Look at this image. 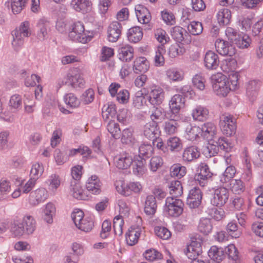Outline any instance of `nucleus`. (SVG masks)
Here are the masks:
<instances>
[{
  "label": "nucleus",
  "mask_w": 263,
  "mask_h": 263,
  "mask_svg": "<svg viewBox=\"0 0 263 263\" xmlns=\"http://www.w3.org/2000/svg\"><path fill=\"white\" fill-rule=\"evenodd\" d=\"M36 229V221L30 215L25 216L21 220L11 222L10 232L13 237L21 238L24 235L33 234Z\"/></svg>",
  "instance_id": "obj_1"
},
{
  "label": "nucleus",
  "mask_w": 263,
  "mask_h": 263,
  "mask_svg": "<svg viewBox=\"0 0 263 263\" xmlns=\"http://www.w3.org/2000/svg\"><path fill=\"white\" fill-rule=\"evenodd\" d=\"M211 79L214 91L220 97H226L230 91L237 88V81L231 82L230 84L227 77L221 73L213 74Z\"/></svg>",
  "instance_id": "obj_2"
},
{
  "label": "nucleus",
  "mask_w": 263,
  "mask_h": 263,
  "mask_svg": "<svg viewBox=\"0 0 263 263\" xmlns=\"http://www.w3.org/2000/svg\"><path fill=\"white\" fill-rule=\"evenodd\" d=\"M209 143L204 149L206 157H211L216 155L220 149L229 152L232 148L231 144L224 137L208 140Z\"/></svg>",
  "instance_id": "obj_3"
},
{
  "label": "nucleus",
  "mask_w": 263,
  "mask_h": 263,
  "mask_svg": "<svg viewBox=\"0 0 263 263\" xmlns=\"http://www.w3.org/2000/svg\"><path fill=\"white\" fill-rule=\"evenodd\" d=\"M31 34L30 24L28 21L22 23L18 28L12 31L13 36L12 45L15 51H18L24 42V37H28Z\"/></svg>",
  "instance_id": "obj_4"
},
{
  "label": "nucleus",
  "mask_w": 263,
  "mask_h": 263,
  "mask_svg": "<svg viewBox=\"0 0 263 263\" xmlns=\"http://www.w3.org/2000/svg\"><path fill=\"white\" fill-rule=\"evenodd\" d=\"M225 32L228 40L238 48L243 49L250 46L251 39L248 35L240 34L231 27H227Z\"/></svg>",
  "instance_id": "obj_5"
},
{
  "label": "nucleus",
  "mask_w": 263,
  "mask_h": 263,
  "mask_svg": "<svg viewBox=\"0 0 263 263\" xmlns=\"http://www.w3.org/2000/svg\"><path fill=\"white\" fill-rule=\"evenodd\" d=\"M84 26L80 22L74 23L71 26L69 31V38L76 42L86 43L88 38L84 32Z\"/></svg>",
  "instance_id": "obj_6"
},
{
  "label": "nucleus",
  "mask_w": 263,
  "mask_h": 263,
  "mask_svg": "<svg viewBox=\"0 0 263 263\" xmlns=\"http://www.w3.org/2000/svg\"><path fill=\"white\" fill-rule=\"evenodd\" d=\"M84 84L85 81L81 74L74 71L67 73L61 82H59L60 87L62 85H67L73 88L82 87L84 86Z\"/></svg>",
  "instance_id": "obj_7"
},
{
  "label": "nucleus",
  "mask_w": 263,
  "mask_h": 263,
  "mask_svg": "<svg viewBox=\"0 0 263 263\" xmlns=\"http://www.w3.org/2000/svg\"><path fill=\"white\" fill-rule=\"evenodd\" d=\"M167 211L169 215L178 217L182 214L184 204L181 200L174 197H167L165 201Z\"/></svg>",
  "instance_id": "obj_8"
},
{
  "label": "nucleus",
  "mask_w": 263,
  "mask_h": 263,
  "mask_svg": "<svg viewBox=\"0 0 263 263\" xmlns=\"http://www.w3.org/2000/svg\"><path fill=\"white\" fill-rule=\"evenodd\" d=\"M229 197L228 190L224 187H221L214 190L211 203L216 206H222L228 201Z\"/></svg>",
  "instance_id": "obj_9"
},
{
  "label": "nucleus",
  "mask_w": 263,
  "mask_h": 263,
  "mask_svg": "<svg viewBox=\"0 0 263 263\" xmlns=\"http://www.w3.org/2000/svg\"><path fill=\"white\" fill-rule=\"evenodd\" d=\"M215 46L217 52L223 56L232 57L236 52L233 44L222 39H217L215 42Z\"/></svg>",
  "instance_id": "obj_10"
},
{
  "label": "nucleus",
  "mask_w": 263,
  "mask_h": 263,
  "mask_svg": "<svg viewBox=\"0 0 263 263\" xmlns=\"http://www.w3.org/2000/svg\"><path fill=\"white\" fill-rule=\"evenodd\" d=\"M148 100L153 105L161 104L164 99V91L158 86H153L147 91Z\"/></svg>",
  "instance_id": "obj_11"
},
{
  "label": "nucleus",
  "mask_w": 263,
  "mask_h": 263,
  "mask_svg": "<svg viewBox=\"0 0 263 263\" xmlns=\"http://www.w3.org/2000/svg\"><path fill=\"white\" fill-rule=\"evenodd\" d=\"M171 34L176 42L180 44H188L191 42V37L189 33L181 27H173L171 30Z\"/></svg>",
  "instance_id": "obj_12"
},
{
  "label": "nucleus",
  "mask_w": 263,
  "mask_h": 263,
  "mask_svg": "<svg viewBox=\"0 0 263 263\" xmlns=\"http://www.w3.org/2000/svg\"><path fill=\"white\" fill-rule=\"evenodd\" d=\"M198 173L195 175V179L198 181L200 185L204 186L207 180L212 177L213 174L210 172L209 166L205 163H201L198 168Z\"/></svg>",
  "instance_id": "obj_13"
},
{
  "label": "nucleus",
  "mask_w": 263,
  "mask_h": 263,
  "mask_svg": "<svg viewBox=\"0 0 263 263\" xmlns=\"http://www.w3.org/2000/svg\"><path fill=\"white\" fill-rule=\"evenodd\" d=\"M202 193L199 187H194L189 191L187 197V204L191 208L199 206L201 202Z\"/></svg>",
  "instance_id": "obj_14"
},
{
  "label": "nucleus",
  "mask_w": 263,
  "mask_h": 263,
  "mask_svg": "<svg viewBox=\"0 0 263 263\" xmlns=\"http://www.w3.org/2000/svg\"><path fill=\"white\" fill-rule=\"evenodd\" d=\"M133 162V156L126 152L120 153L114 158V162L116 167L122 170L129 168Z\"/></svg>",
  "instance_id": "obj_15"
},
{
  "label": "nucleus",
  "mask_w": 263,
  "mask_h": 263,
  "mask_svg": "<svg viewBox=\"0 0 263 263\" xmlns=\"http://www.w3.org/2000/svg\"><path fill=\"white\" fill-rule=\"evenodd\" d=\"M166 118L168 121L164 124V131L168 135L175 134L177 133L179 124L177 121L180 119V115H173L167 114Z\"/></svg>",
  "instance_id": "obj_16"
},
{
  "label": "nucleus",
  "mask_w": 263,
  "mask_h": 263,
  "mask_svg": "<svg viewBox=\"0 0 263 263\" xmlns=\"http://www.w3.org/2000/svg\"><path fill=\"white\" fill-rule=\"evenodd\" d=\"M122 28V24L119 22H112L107 30L108 41L112 43L117 42L121 34Z\"/></svg>",
  "instance_id": "obj_17"
},
{
  "label": "nucleus",
  "mask_w": 263,
  "mask_h": 263,
  "mask_svg": "<svg viewBox=\"0 0 263 263\" xmlns=\"http://www.w3.org/2000/svg\"><path fill=\"white\" fill-rule=\"evenodd\" d=\"M47 191L44 188H40L30 193L29 202L32 205H36L44 201L47 198Z\"/></svg>",
  "instance_id": "obj_18"
},
{
  "label": "nucleus",
  "mask_w": 263,
  "mask_h": 263,
  "mask_svg": "<svg viewBox=\"0 0 263 263\" xmlns=\"http://www.w3.org/2000/svg\"><path fill=\"white\" fill-rule=\"evenodd\" d=\"M219 64L218 55L214 51L209 50L204 57V65L208 70L217 69Z\"/></svg>",
  "instance_id": "obj_19"
},
{
  "label": "nucleus",
  "mask_w": 263,
  "mask_h": 263,
  "mask_svg": "<svg viewBox=\"0 0 263 263\" xmlns=\"http://www.w3.org/2000/svg\"><path fill=\"white\" fill-rule=\"evenodd\" d=\"M185 98L179 94L174 95L170 101L169 105L170 108V112L173 115H179L180 108L184 106Z\"/></svg>",
  "instance_id": "obj_20"
},
{
  "label": "nucleus",
  "mask_w": 263,
  "mask_h": 263,
  "mask_svg": "<svg viewBox=\"0 0 263 263\" xmlns=\"http://www.w3.org/2000/svg\"><path fill=\"white\" fill-rule=\"evenodd\" d=\"M133 173L138 176H142L146 171V159L138 155L133 158Z\"/></svg>",
  "instance_id": "obj_21"
},
{
  "label": "nucleus",
  "mask_w": 263,
  "mask_h": 263,
  "mask_svg": "<svg viewBox=\"0 0 263 263\" xmlns=\"http://www.w3.org/2000/svg\"><path fill=\"white\" fill-rule=\"evenodd\" d=\"M200 132L201 135L207 140H211L217 138L216 137V127L215 124L212 122H206L201 125Z\"/></svg>",
  "instance_id": "obj_22"
},
{
  "label": "nucleus",
  "mask_w": 263,
  "mask_h": 263,
  "mask_svg": "<svg viewBox=\"0 0 263 263\" xmlns=\"http://www.w3.org/2000/svg\"><path fill=\"white\" fill-rule=\"evenodd\" d=\"M159 127L156 121L147 123L143 128V134L147 138L154 141L159 135Z\"/></svg>",
  "instance_id": "obj_23"
},
{
  "label": "nucleus",
  "mask_w": 263,
  "mask_h": 263,
  "mask_svg": "<svg viewBox=\"0 0 263 263\" xmlns=\"http://www.w3.org/2000/svg\"><path fill=\"white\" fill-rule=\"evenodd\" d=\"M200 155V152L196 146H190L184 149L182 157L184 162L191 163L198 159Z\"/></svg>",
  "instance_id": "obj_24"
},
{
  "label": "nucleus",
  "mask_w": 263,
  "mask_h": 263,
  "mask_svg": "<svg viewBox=\"0 0 263 263\" xmlns=\"http://www.w3.org/2000/svg\"><path fill=\"white\" fill-rule=\"evenodd\" d=\"M102 183L96 175L90 177L86 183L87 190L93 194H99L101 191Z\"/></svg>",
  "instance_id": "obj_25"
},
{
  "label": "nucleus",
  "mask_w": 263,
  "mask_h": 263,
  "mask_svg": "<svg viewBox=\"0 0 263 263\" xmlns=\"http://www.w3.org/2000/svg\"><path fill=\"white\" fill-rule=\"evenodd\" d=\"M149 69V62L145 57H139L134 61V72L137 74H143Z\"/></svg>",
  "instance_id": "obj_26"
},
{
  "label": "nucleus",
  "mask_w": 263,
  "mask_h": 263,
  "mask_svg": "<svg viewBox=\"0 0 263 263\" xmlns=\"http://www.w3.org/2000/svg\"><path fill=\"white\" fill-rule=\"evenodd\" d=\"M71 5L75 10L83 14L91 10V3L88 0H72Z\"/></svg>",
  "instance_id": "obj_27"
},
{
  "label": "nucleus",
  "mask_w": 263,
  "mask_h": 263,
  "mask_svg": "<svg viewBox=\"0 0 263 263\" xmlns=\"http://www.w3.org/2000/svg\"><path fill=\"white\" fill-rule=\"evenodd\" d=\"M119 58L122 61L129 62L134 57V49L128 45L120 47L119 50Z\"/></svg>",
  "instance_id": "obj_28"
},
{
  "label": "nucleus",
  "mask_w": 263,
  "mask_h": 263,
  "mask_svg": "<svg viewBox=\"0 0 263 263\" xmlns=\"http://www.w3.org/2000/svg\"><path fill=\"white\" fill-rule=\"evenodd\" d=\"M127 38L130 42L136 43L139 42L143 37L142 29L135 26L130 28L127 33Z\"/></svg>",
  "instance_id": "obj_29"
},
{
  "label": "nucleus",
  "mask_w": 263,
  "mask_h": 263,
  "mask_svg": "<svg viewBox=\"0 0 263 263\" xmlns=\"http://www.w3.org/2000/svg\"><path fill=\"white\" fill-rule=\"evenodd\" d=\"M140 233L139 228L131 227L125 234L126 241L129 246H133L137 242Z\"/></svg>",
  "instance_id": "obj_30"
},
{
  "label": "nucleus",
  "mask_w": 263,
  "mask_h": 263,
  "mask_svg": "<svg viewBox=\"0 0 263 263\" xmlns=\"http://www.w3.org/2000/svg\"><path fill=\"white\" fill-rule=\"evenodd\" d=\"M157 204L155 197L149 195L146 197L145 201L144 212L148 215H154L156 211Z\"/></svg>",
  "instance_id": "obj_31"
},
{
  "label": "nucleus",
  "mask_w": 263,
  "mask_h": 263,
  "mask_svg": "<svg viewBox=\"0 0 263 263\" xmlns=\"http://www.w3.org/2000/svg\"><path fill=\"white\" fill-rule=\"evenodd\" d=\"M208 255L210 258L217 262L222 261L225 257V254L222 248H218L216 246H212L208 252Z\"/></svg>",
  "instance_id": "obj_32"
},
{
  "label": "nucleus",
  "mask_w": 263,
  "mask_h": 263,
  "mask_svg": "<svg viewBox=\"0 0 263 263\" xmlns=\"http://www.w3.org/2000/svg\"><path fill=\"white\" fill-rule=\"evenodd\" d=\"M55 212V208L53 204L48 203L43 212L42 219L47 223H52L53 222V215Z\"/></svg>",
  "instance_id": "obj_33"
},
{
  "label": "nucleus",
  "mask_w": 263,
  "mask_h": 263,
  "mask_svg": "<svg viewBox=\"0 0 263 263\" xmlns=\"http://www.w3.org/2000/svg\"><path fill=\"white\" fill-rule=\"evenodd\" d=\"M202 239L200 238L192 240L191 244L187 246L186 253H190L192 255H200L202 252Z\"/></svg>",
  "instance_id": "obj_34"
},
{
  "label": "nucleus",
  "mask_w": 263,
  "mask_h": 263,
  "mask_svg": "<svg viewBox=\"0 0 263 263\" xmlns=\"http://www.w3.org/2000/svg\"><path fill=\"white\" fill-rule=\"evenodd\" d=\"M170 193L173 197L176 198L183 193V189L181 182L178 180H173L168 184Z\"/></svg>",
  "instance_id": "obj_35"
},
{
  "label": "nucleus",
  "mask_w": 263,
  "mask_h": 263,
  "mask_svg": "<svg viewBox=\"0 0 263 263\" xmlns=\"http://www.w3.org/2000/svg\"><path fill=\"white\" fill-rule=\"evenodd\" d=\"M70 191L74 198L78 199H84L85 196L83 194V190L80 184L77 181H71Z\"/></svg>",
  "instance_id": "obj_36"
},
{
  "label": "nucleus",
  "mask_w": 263,
  "mask_h": 263,
  "mask_svg": "<svg viewBox=\"0 0 263 263\" xmlns=\"http://www.w3.org/2000/svg\"><path fill=\"white\" fill-rule=\"evenodd\" d=\"M213 225L211 220L209 218H202L200 220L198 229L199 232L205 235H208L211 232Z\"/></svg>",
  "instance_id": "obj_37"
},
{
  "label": "nucleus",
  "mask_w": 263,
  "mask_h": 263,
  "mask_svg": "<svg viewBox=\"0 0 263 263\" xmlns=\"http://www.w3.org/2000/svg\"><path fill=\"white\" fill-rule=\"evenodd\" d=\"M209 110L201 106H197L193 110L192 116L194 119L198 121H204L208 118Z\"/></svg>",
  "instance_id": "obj_38"
},
{
  "label": "nucleus",
  "mask_w": 263,
  "mask_h": 263,
  "mask_svg": "<svg viewBox=\"0 0 263 263\" xmlns=\"http://www.w3.org/2000/svg\"><path fill=\"white\" fill-rule=\"evenodd\" d=\"M47 26L43 19H41L37 25V37L40 41H43L47 37Z\"/></svg>",
  "instance_id": "obj_39"
},
{
  "label": "nucleus",
  "mask_w": 263,
  "mask_h": 263,
  "mask_svg": "<svg viewBox=\"0 0 263 263\" xmlns=\"http://www.w3.org/2000/svg\"><path fill=\"white\" fill-rule=\"evenodd\" d=\"M167 114H165L164 109L161 107H153L152 110L151 119L152 121H156L157 123L159 121H162L165 117H166Z\"/></svg>",
  "instance_id": "obj_40"
},
{
  "label": "nucleus",
  "mask_w": 263,
  "mask_h": 263,
  "mask_svg": "<svg viewBox=\"0 0 263 263\" xmlns=\"http://www.w3.org/2000/svg\"><path fill=\"white\" fill-rule=\"evenodd\" d=\"M154 34L155 38L161 44L160 46H164V45L170 41V37L166 32L161 28H158L155 30Z\"/></svg>",
  "instance_id": "obj_41"
},
{
  "label": "nucleus",
  "mask_w": 263,
  "mask_h": 263,
  "mask_svg": "<svg viewBox=\"0 0 263 263\" xmlns=\"http://www.w3.org/2000/svg\"><path fill=\"white\" fill-rule=\"evenodd\" d=\"M91 153V149L87 146H79L78 148H72L69 150L68 154V157H73L77 154H79L84 157H87L90 156Z\"/></svg>",
  "instance_id": "obj_42"
},
{
  "label": "nucleus",
  "mask_w": 263,
  "mask_h": 263,
  "mask_svg": "<svg viewBox=\"0 0 263 263\" xmlns=\"http://www.w3.org/2000/svg\"><path fill=\"white\" fill-rule=\"evenodd\" d=\"M124 220L121 215L116 216L113 221V228L115 234L116 235L121 236L123 234V226L124 225Z\"/></svg>",
  "instance_id": "obj_43"
},
{
  "label": "nucleus",
  "mask_w": 263,
  "mask_h": 263,
  "mask_svg": "<svg viewBox=\"0 0 263 263\" xmlns=\"http://www.w3.org/2000/svg\"><path fill=\"white\" fill-rule=\"evenodd\" d=\"M259 87V82L256 80L249 81L246 86L247 94L249 97H255Z\"/></svg>",
  "instance_id": "obj_44"
},
{
  "label": "nucleus",
  "mask_w": 263,
  "mask_h": 263,
  "mask_svg": "<svg viewBox=\"0 0 263 263\" xmlns=\"http://www.w3.org/2000/svg\"><path fill=\"white\" fill-rule=\"evenodd\" d=\"M219 125L221 131L224 135L228 136H231L235 133L236 129V124L230 122V124L226 125V122H220Z\"/></svg>",
  "instance_id": "obj_45"
},
{
  "label": "nucleus",
  "mask_w": 263,
  "mask_h": 263,
  "mask_svg": "<svg viewBox=\"0 0 263 263\" xmlns=\"http://www.w3.org/2000/svg\"><path fill=\"white\" fill-rule=\"evenodd\" d=\"M200 133V128L198 126H188L186 128V138L190 141H194Z\"/></svg>",
  "instance_id": "obj_46"
},
{
  "label": "nucleus",
  "mask_w": 263,
  "mask_h": 263,
  "mask_svg": "<svg viewBox=\"0 0 263 263\" xmlns=\"http://www.w3.org/2000/svg\"><path fill=\"white\" fill-rule=\"evenodd\" d=\"M230 187L233 192L238 194L242 193L245 189L244 183L240 179L232 180Z\"/></svg>",
  "instance_id": "obj_47"
},
{
  "label": "nucleus",
  "mask_w": 263,
  "mask_h": 263,
  "mask_svg": "<svg viewBox=\"0 0 263 263\" xmlns=\"http://www.w3.org/2000/svg\"><path fill=\"white\" fill-rule=\"evenodd\" d=\"M28 0H11V9L14 14H19L25 7Z\"/></svg>",
  "instance_id": "obj_48"
},
{
  "label": "nucleus",
  "mask_w": 263,
  "mask_h": 263,
  "mask_svg": "<svg viewBox=\"0 0 263 263\" xmlns=\"http://www.w3.org/2000/svg\"><path fill=\"white\" fill-rule=\"evenodd\" d=\"M65 103L71 108H77L79 106L80 101L72 93H69L64 96Z\"/></svg>",
  "instance_id": "obj_49"
},
{
  "label": "nucleus",
  "mask_w": 263,
  "mask_h": 263,
  "mask_svg": "<svg viewBox=\"0 0 263 263\" xmlns=\"http://www.w3.org/2000/svg\"><path fill=\"white\" fill-rule=\"evenodd\" d=\"M226 230L228 234L233 238H238L241 234V232L238 228L236 222L234 221L228 223Z\"/></svg>",
  "instance_id": "obj_50"
},
{
  "label": "nucleus",
  "mask_w": 263,
  "mask_h": 263,
  "mask_svg": "<svg viewBox=\"0 0 263 263\" xmlns=\"http://www.w3.org/2000/svg\"><path fill=\"white\" fill-rule=\"evenodd\" d=\"M107 129L114 138L118 139L120 138L121 131L118 123L113 121H110L107 124Z\"/></svg>",
  "instance_id": "obj_51"
},
{
  "label": "nucleus",
  "mask_w": 263,
  "mask_h": 263,
  "mask_svg": "<svg viewBox=\"0 0 263 263\" xmlns=\"http://www.w3.org/2000/svg\"><path fill=\"white\" fill-rule=\"evenodd\" d=\"M167 145L172 151L179 152L182 148L181 140L176 137L169 138L167 141Z\"/></svg>",
  "instance_id": "obj_52"
},
{
  "label": "nucleus",
  "mask_w": 263,
  "mask_h": 263,
  "mask_svg": "<svg viewBox=\"0 0 263 263\" xmlns=\"http://www.w3.org/2000/svg\"><path fill=\"white\" fill-rule=\"evenodd\" d=\"M186 173V168L179 164H175L171 168V175L172 176L180 178L183 177Z\"/></svg>",
  "instance_id": "obj_53"
},
{
  "label": "nucleus",
  "mask_w": 263,
  "mask_h": 263,
  "mask_svg": "<svg viewBox=\"0 0 263 263\" xmlns=\"http://www.w3.org/2000/svg\"><path fill=\"white\" fill-rule=\"evenodd\" d=\"M116 113V110L114 104L105 105L102 108V116L105 120L108 119L110 117L112 118Z\"/></svg>",
  "instance_id": "obj_54"
},
{
  "label": "nucleus",
  "mask_w": 263,
  "mask_h": 263,
  "mask_svg": "<svg viewBox=\"0 0 263 263\" xmlns=\"http://www.w3.org/2000/svg\"><path fill=\"white\" fill-rule=\"evenodd\" d=\"M165 52L164 46H159L155 53V63L157 66H161L164 63V59L163 56V53Z\"/></svg>",
  "instance_id": "obj_55"
},
{
  "label": "nucleus",
  "mask_w": 263,
  "mask_h": 263,
  "mask_svg": "<svg viewBox=\"0 0 263 263\" xmlns=\"http://www.w3.org/2000/svg\"><path fill=\"white\" fill-rule=\"evenodd\" d=\"M121 141L122 143L127 144H134L135 140L133 136L132 130L127 128L123 130L122 134Z\"/></svg>",
  "instance_id": "obj_56"
},
{
  "label": "nucleus",
  "mask_w": 263,
  "mask_h": 263,
  "mask_svg": "<svg viewBox=\"0 0 263 263\" xmlns=\"http://www.w3.org/2000/svg\"><path fill=\"white\" fill-rule=\"evenodd\" d=\"M49 189L52 192H55L60 185V179L58 175L52 174L48 179Z\"/></svg>",
  "instance_id": "obj_57"
},
{
  "label": "nucleus",
  "mask_w": 263,
  "mask_h": 263,
  "mask_svg": "<svg viewBox=\"0 0 263 263\" xmlns=\"http://www.w3.org/2000/svg\"><path fill=\"white\" fill-rule=\"evenodd\" d=\"M144 256L147 260L153 261L157 259H160L162 258V255L158 251L155 249H149L146 250Z\"/></svg>",
  "instance_id": "obj_58"
},
{
  "label": "nucleus",
  "mask_w": 263,
  "mask_h": 263,
  "mask_svg": "<svg viewBox=\"0 0 263 263\" xmlns=\"http://www.w3.org/2000/svg\"><path fill=\"white\" fill-rule=\"evenodd\" d=\"M93 226V222L92 219L90 217H86L83 219L80 224L77 227L80 230L84 232H88L90 231Z\"/></svg>",
  "instance_id": "obj_59"
},
{
  "label": "nucleus",
  "mask_w": 263,
  "mask_h": 263,
  "mask_svg": "<svg viewBox=\"0 0 263 263\" xmlns=\"http://www.w3.org/2000/svg\"><path fill=\"white\" fill-rule=\"evenodd\" d=\"M44 172V167L42 164L36 163L33 164L30 171V176L31 178L36 180Z\"/></svg>",
  "instance_id": "obj_60"
},
{
  "label": "nucleus",
  "mask_w": 263,
  "mask_h": 263,
  "mask_svg": "<svg viewBox=\"0 0 263 263\" xmlns=\"http://www.w3.org/2000/svg\"><path fill=\"white\" fill-rule=\"evenodd\" d=\"M187 29L193 35H198L203 30L202 24L199 22L193 21L188 25Z\"/></svg>",
  "instance_id": "obj_61"
},
{
  "label": "nucleus",
  "mask_w": 263,
  "mask_h": 263,
  "mask_svg": "<svg viewBox=\"0 0 263 263\" xmlns=\"http://www.w3.org/2000/svg\"><path fill=\"white\" fill-rule=\"evenodd\" d=\"M192 82L195 87L200 90L205 88V78L200 74H196L192 79Z\"/></svg>",
  "instance_id": "obj_62"
},
{
  "label": "nucleus",
  "mask_w": 263,
  "mask_h": 263,
  "mask_svg": "<svg viewBox=\"0 0 263 263\" xmlns=\"http://www.w3.org/2000/svg\"><path fill=\"white\" fill-rule=\"evenodd\" d=\"M167 77L174 81H179L183 79L182 72L176 69H170L166 71Z\"/></svg>",
  "instance_id": "obj_63"
},
{
  "label": "nucleus",
  "mask_w": 263,
  "mask_h": 263,
  "mask_svg": "<svg viewBox=\"0 0 263 263\" xmlns=\"http://www.w3.org/2000/svg\"><path fill=\"white\" fill-rule=\"evenodd\" d=\"M155 232L158 237L164 240L168 239L171 236L170 231L165 227H157Z\"/></svg>",
  "instance_id": "obj_64"
}]
</instances>
